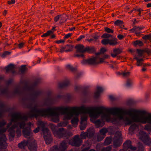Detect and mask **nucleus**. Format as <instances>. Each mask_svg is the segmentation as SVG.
Listing matches in <instances>:
<instances>
[{"mask_svg":"<svg viewBox=\"0 0 151 151\" xmlns=\"http://www.w3.org/2000/svg\"><path fill=\"white\" fill-rule=\"evenodd\" d=\"M7 129L3 128L0 129V148H5L7 145L6 142L7 139L5 134H3L6 132Z\"/></svg>","mask_w":151,"mask_h":151,"instance_id":"423d86ee","label":"nucleus"},{"mask_svg":"<svg viewBox=\"0 0 151 151\" xmlns=\"http://www.w3.org/2000/svg\"><path fill=\"white\" fill-rule=\"evenodd\" d=\"M60 15V23L61 24L66 21L68 19V17L67 15L64 14L63 15Z\"/></svg>","mask_w":151,"mask_h":151,"instance_id":"aec40b11","label":"nucleus"},{"mask_svg":"<svg viewBox=\"0 0 151 151\" xmlns=\"http://www.w3.org/2000/svg\"><path fill=\"white\" fill-rule=\"evenodd\" d=\"M7 3L9 4H14L15 3V0H11V1H8Z\"/></svg>","mask_w":151,"mask_h":151,"instance_id":"5fc2aeb1","label":"nucleus"},{"mask_svg":"<svg viewBox=\"0 0 151 151\" xmlns=\"http://www.w3.org/2000/svg\"><path fill=\"white\" fill-rule=\"evenodd\" d=\"M65 42V41L63 40H60L56 41V43L59 44L60 43H63Z\"/></svg>","mask_w":151,"mask_h":151,"instance_id":"052dcab7","label":"nucleus"},{"mask_svg":"<svg viewBox=\"0 0 151 151\" xmlns=\"http://www.w3.org/2000/svg\"><path fill=\"white\" fill-rule=\"evenodd\" d=\"M6 124V122L4 120H3L0 122V128L2 127Z\"/></svg>","mask_w":151,"mask_h":151,"instance_id":"a18cd8bd","label":"nucleus"},{"mask_svg":"<svg viewBox=\"0 0 151 151\" xmlns=\"http://www.w3.org/2000/svg\"><path fill=\"white\" fill-rule=\"evenodd\" d=\"M57 109L64 115V120H69L73 118L71 122L74 127H76L78 124L79 114L80 113H83L80 125L81 130L86 127L87 113L89 114L91 121L95 124L96 128L101 127L105 124L102 120L96 119L100 115L102 119L107 122L111 121L114 123L122 120L126 125L130 124L133 122L143 124L147 123L151 124V114L146 115V112L144 110L131 109L125 111L117 108L108 109L101 106L91 108L84 106L79 107L60 106Z\"/></svg>","mask_w":151,"mask_h":151,"instance_id":"f257e3e1","label":"nucleus"},{"mask_svg":"<svg viewBox=\"0 0 151 151\" xmlns=\"http://www.w3.org/2000/svg\"><path fill=\"white\" fill-rule=\"evenodd\" d=\"M106 51V49L105 48H102L100 49V52L97 53L96 55L98 57V55H101V54H103Z\"/></svg>","mask_w":151,"mask_h":151,"instance_id":"2f4dec72","label":"nucleus"},{"mask_svg":"<svg viewBox=\"0 0 151 151\" xmlns=\"http://www.w3.org/2000/svg\"><path fill=\"white\" fill-rule=\"evenodd\" d=\"M133 82L132 80L129 79L128 78L126 81V86L127 87H130L132 84Z\"/></svg>","mask_w":151,"mask_h":151,"instance_id":"c756f323","label":"nucleus"},{"mask_svg":"<svg viewBox=\"0 0 151 151\" xmlns=\"http://www.w3.org/2000/svg\"><path fill=\"white\" fill-rule=\"evenodd\" d=\"M60 15H58L54 18V21L55 22H58L60 19Z\"/></svg>","mask_w":151,"mask_h":151,"instance_id":"de8ad7c7","label":"nucleus"},{"mask_svg":"<svg viewBox=\"0 0 151 151\" xmlns=\"http://www.w3.org/2000/svg\"><path fill=\"white\" fill-rule=\"evenodd\" d=\"M122 143L121 133L120 132L116 131L114 138L113 145L115 147H119Z\"/></svg>","mask_w":151,"mask_h":151,"instance_id":"6e6552de","label":"nucleus"},{"mask_svg":"<svg viewBox=\"0 0 151 151\" xmlns=\"http://www.w3.org/2000/svg\"><path fill=\"white\" fill-rule=\"evenodd\" d=\"M28 148L30 151H37V144L35 141L30 144L28 146Z\"/></svg>","mask_w":151,"mask_h":151,"instance_id":"a211bd4d","label":"nucleus"},{"mask_svg":"<svg viewBox=\"0 0 151 151\" xmlns=\"http://www.w3.org/2000/svg\"><path fill=\"white\" fill-rule=\"evenodd\" d=\"M137 12H139V15L140 16L141 15V11H142L143 10H141L140 9H137Z\"/></svg>","mask_w":151,"mask_h":151,"instance_id":"69168bd1","label":"nucleus"},{"mask_svg":"<svg viewBox=\"0 0 151 151\" xmlns=\"http://www.w3.org/2000/svg\"><path fill=\"white\" fill-rule=\"evenodd\" d=\"M111 146H109L104 147L102 149L101 151H111Z\"/></svg>","mask_w":151,"mask_h":151,"instance_id":"4c0bfd02","label":"nucleus"},{"mask_svg":"<svg viewBox=\"0 0 151 151\" xmlns=\"http://www.w3.org/2000/svg\"><path fill=\"white\" fill-rule=\"evenodd\" d=\"M145 28L144 26L135 27V32H139L141 29Z\"/></svg>","mask_w":151,"mask_h":151,"instance_id":"58836bf2","label":"nucleus"},{"mask_svg":"<svg viewBox=\"0 0 151 151\" xmlns=\"http://www.w3.org/2000/svg\"><path fill=\"white\" fill-rule=\"evenodd\" d=\"M101 42L104 45L109 44L110 45L115 46L118 44L117 39L115 37H113L111 39L105 38L102 40Z\"/></svg>","mask_w":151,"mask_h":151,"instance_id":"9b49d317","label":"nucleus"},{"mask_svg":"<svg viewBox=\"0 0 151 151\" xmlns=\"http://www.w3.org/2000/svg\"><path fill=\"white\" fill-rule=\"evenodd\" d=\"M14 65L12 64H10L8 65L6 68V72L9 71H11L12 72L14 73L13 70L15 69Z\"/></svg>","mask_w":151,"mask_h":151,"instance_id":"6ab92c4d","label":"nucleus"},{"mask_svg":"<svg viewBox=\"0 0 151 151\" xmlns=\"http://www.w3.org/2000/svg\"><path fill=\"white\" fill-rule=\"evenodd\" d=\"M134 59H135L137 60V65L138 66H140L142 65H144L143 63H142V62L140 61L139 59L137 57H135L134 58Z\"/></svg>","mask_w":151,"mask_h":151,"instance_id":"473e14b6","label":"nucleus"},{"mask_svg":"<svg viewBox=\"0 0 151 151\" xmlns=\"http://www.w3.org/2000/svg\"><path fill=\"white\" fill-rule=\"evenodd\" d=\"M99 37V36H97V35H96L95 36H93V39H94V42H96V40L98 39Z\"/></svg>","mask_w":151,"mask_h":151,"instance_id":"4d7b16f0","label":"nucleus"},{"mask_svg":"<svg viewBox=\"0 0 151 151\" xmlns=\"http://www.w3.org/2000/svg\"><path fill=\"white\" fill-rule=\"evenodd\" d=\"M26 70V67L25 66H22L21 67L20 71L22 73H23Z\"/></svg>","mask_w":151,"mask_h":151,"instance_id":"09e8293b","label":"nucleus"},{"mask_svg":"<svg viewBox=\"0 0 151 151\" xmlns=\"http://www.w3.org/2000/svg\"><path fill=\"white\" fill-rule=\"evenodd\" d=\"M105 31L108 33H113V30L111 29L108 27H106L105 28Z\"/></svg>","mask_w":151,"mask_h":151,"instance_id":"37998d69","label":"nucleus"},{"mask_svg":"<svg viewBox=\"0 0 151 151\" xmlns=\"http://www.w3.org/2000/svg\"><path fill=\"white\" fill-rule=\"evenodd\" d=\"M108 132V130L107 128H103L101 129L99 132L100 134H99L98 136L97 139L98 141H101L104 139L106 136V134Z\"/></svg>","mask_w":151,"mask_h":151,"instance_id":"4468645a","label":"nucleus"},{"mask_svg":"<svg viewBox=\"0 0 151 151\" xmlns=\"http://www.w3.org/2000/svg\"><path fill=\"white\" fill-rule=\"evenodd\" d=\"M89 149V147H87L83 149L82 150V151H88V149Z\"/></svg>","mask_w":151,"mask_h":151,"instance_id":"774afa93","label":"nucleus"},{"mask_svg":"<svg viewBox=\"0 0 151 151\" xmlns=\"http://www.w3.org/2000/svg\"><path fill=\"white\" fill-rule=\"evenodd\" d=\"M82 142V139L79 138V136L76 135L69 140V143L73 146L79 147L81 145Z\"/></svg>","mask_w":151,"mask_h":151,"instance_id":"1a4fd4ad","label":"nucleus"},{"mask_svg":"<svg viewBox=\"0 0 151 151\" xmlns=\"http://www.w3.org/2000/svg\"><path fill=\"white\" fill-rule=\"evenodd\" d=\"M68 147V144L65 141L60 142L59 146L55 145L49 150V151H65ZM70 151H73L72 150Z\"/></svg>","mask_w":151,"mask_h":151,"instance_id":"0eeeda50","label":"nucleus"},{"mask_svg":"<svg viewBox=\"0 0 151 151\" xmlns=\"http://www.w3.org/2000/svg\"><path fill=\"white\" fill-rule=\"evenodd\" d=\"M95 50V48L94 47H87L85 48V52L87 51L89 52H92Z\"/></svg>","mask_w":151,"mask_h":151,"instance_id":"c85d7f7f","label":"nucleus"},{"mask_svg":"<svg viewBox=\"0 0 151 151\" xmlns=\"http://www.w3.org/2000/svg\"><path fill=\"white\" fill-rule=\"evenodd\" d=\"M72 35L71 33H68L64 37V38L65 39H67L70 37Z\"/></svg>","mask_w":151,"mask_h":151,"instance_id":"864d4df0","label":"nucleus"},{"mask_svg":"<svg viewBox=\"0 0 151 151\" xmlns=\"http://www.w3.org/2000/svg\"><path fill=\"white\" fill-rule=\"evenodd\" d=\"M142 39L144 40H148L150 39L151 38V35H146L142 37Z\"/></svg>","mask_w":151,"mask_h":151,"instance_id":"79ce46f5","label":"nucleus"},{"mask_svg":"<svg viewBox=\"0 0 151 151\" xmlns=\"http://www.w3.org/2000/svg\"><path fill=\"white\" fill-rule=\"evenodd\" d=\"M66 68L67 69L72 71H73L75 70V69L73 67V66L70 65H67L66 66Z\"/></svg>","mask_w":151,"mask_h":151,"instance_id":"ea45409f","label":"nucleus"},{"mask_svg":"<svg viewBox=\"0 0 151 151\" xmlns=\"http://www.w3.org/2000/svg\"><path fill=\"white\" fill-rule=\"evenodd\" d=\"M99 58L96 55L95 57H92L88 60H83L81 63L83 64L96 65L99 63Z\"/></svg>","mask_w":151,"mask_h":151,"instance_id":"9d476101","label":"nucleus"},{"mask_svg":"<svg viewBox=\"0 0 151 151\" xmlns=\"http://www.w3.org/2000/svg\"><path fill=\"white\" fill-rule=\"evenodd\" d=\"M72 135L73 134L71 132H68L63 128H59L56 132H54V135L59 138L61 137L68 138Z\"/></svg>","mask_w":151,"mask_h":151,"instance_id":"20e7f679","label":"nucleus"},{"mask_svg":"<svg viewBox=\"0 0 151 151\" xmlns=\"http://www.w3.org/2000/svg\"><path fill=\"white\" fill-rule=\"evenodd\" d=\"M137 51L138 54V56H139V57H140L142 56L143 51L142 50H141L139 49H137Z\"/></svg>","mask_w":151,"mask_h":151,"instance_id":"c03bdc74","label":"nucleus"},{"mask_svg":"<svg viewBox=\"0 0 151 151\" xmlns=\"http://www.w3.org/2000/svg\"><path fill=\"white\" fill-rule=\"evenodd\" d=\"M121 74L123 77H127L130 75V73L129 72H122Z\"/></svg>","mask_w":151,"mask_h":151,"instance_id":"72a5a7b5","label":"nucleus"},{"mask_svg":"<svg viewBox=\"0 0 151 151\" xmlns=\"http://www.w3.org/2000/svg\"><path fill=\"white\" fill-rule=\"evenodd\" d=\"M139 139L146 145L151 144V139L147 133L143 131H140L137 134Z\"/></svg>","mask_w":151,"mask_h":151,"instance_id":"39448f33","label":"nucleus"},{"mask_svg":"<svg viewBox=\"0 0 151 151\" xmlns=\"http://www.w3.org/2000/svg\"><path fill=\"white\" fill-rule=\"evenodd\" d=\"M145 129L148 131H151V125L146 124L145 126Z\"/></svg>","mask_w":151,"mask_h":151,"instance_id":"a19ab883","label":"nucleus"},{"mask_svg":"<svg viewBox=\"0 0 151 151\" xmlns=\"http://www.w3.org/2000/svg\"><path fill=\"white\" fill-rule=\"evenodd\" d=\"M64 47L65 52H67L72 51L73 48V46L70 45H67Z\"/></svg>","mask_w":151,"mask_h":151,"instance_id":"b1692460","label":"nucleus"},{"mask_svg":"<svg viewBox=\"0 0 151 151\" xmlns=\"http://www.w3.org/2000/svg\"><path fill=\"white\" fill-rule=\"evenodd\" d=\"M108 129L109 134H114L116 130V128L113 127H110Z\"/></svg>","mask_w":151,"mask_h":151,"instance_id":"a878e982","label":"nucleus"},{"mask_svg":"<svg viewBox=\"0 0 151 151\" xmlns=\"http://www.w3.org/2000/svg\"><path fill=\"white\" fill-rule=\"evenodd\" d=\"M104 37V38H109V37H111V39L114 37L113 36L110 34H106V33H105L101 37Z\"/></svg>","mask_w":151,"mask_h":151,"instance_id":"e433bc0d","label":"nucleus"},{"mask_svg":"<svg viewBox=\"0 0 151 151\" xmlns=\"http://www.w3.org/2000/svg\"><path fill=\"white\" fill-rule=\"evenodd\" d=\"M124 37V36L121 35H119L118 36V38L120 40L122 39Z\"/></svg>","mask_w":151,"mask_h":151,"instance_id":"bf43d9fd","label":"nucleus"},{"mask_svg":"<svg viewBox=\"0 0 151 151\" xmlns=\"http://www.w3.org/2000/svg\"><path fill=\"white\" fill-rule=\"evenodd\" d=\"M10 53L7 51L4 52L3 54L1 55L2 57L4 58L5 56L8 54H9Z\"/></svg>","mask_w":151,"mask_h":151,"instance_id":"603ef678","label":"nucleus"},{"mask_svg":"<svg viewBox=\"0 0 151 151\" xmlns=\"http://www.w3.org/2000/svg\"><path fill=\"white\" fill-rule=\"evenodd\" d=\"M37 124L41 127L44 134V138L46 143L47 144H50L52 141V138L48 129L45 128V124L42 122L39 121L37 123Z\"/></svg>","mask_w":151,"mask_h":151,"instance_id":"7ed1b4c3","label":"nucleus"},{"mask_svg":"<svg viewBox=\"0 0 151 151\" xmlns=\"http://www.w3.org/2000/svg\"><path fill=\"white\" fill-rule=\"evenodd\" d=\"M75 48L76 49V51L77 53H83L85 52V48H84L83 45L79 44L76 45Z\"/></svg>","mask_w":151,"mask_h":151,"instance_id":"f3484780","label":"nucleus"},{"mask_svg":"<svg viewBox=\"0 0 151 151\" xmlns=\"http://www.w3.org/2000/svg\"><path fill=\"white\" fill-rule=\"evenodd\" d=\"M141 127H142V126L140 124H137L136 123L133 124L131 125L129 129V133L131 134H132L135 132L138 131L139 128Z\"/></svg>","mask_w":151,"mask_h":151,"instance_id":"ddd939ff","label":"nucleus"},{"mask_svg":"<svg viewBox=\"0 0 151 151\" xmlns=\"http://www.w3.org/2000/svg\"><path fill=\"white\" fill-rule=\"evenodd\" d=\"M144 147L143 145L141 144L138 147V149L137 151H144Z\"/></svg>","mask_w":151,"mask_h":151,"instance_id":"49530a36","label":"nucleus"},{"mask_svg":"<svg viewBox=\"0 0 151 151\" xmlns=\"http://www.w3.org/2000/svg\"><path fill=\"white\" fill-rule=\"evenodd\" d=\"M103 91L102 88L100 87H97L96 91L95 93V96L96 97H98L100 94V93Z\"/></svg>","mask_w":151,"mask_h":151,"instance_id":"5701e85b","label":"nucleus"},{"mask_svg":"<svg viewBox=\"0 0 151 151\" xmlns=\"http://www.w3.org/2000/svg\"><path fill=\"white\" fill-rule=\"evenodd\" d=\"M100 55H98V57L99 58L98 59V60L99 61V64L101 63L102 62H103L104 60V58L103 57L102 58H100Z\"/></svg>","mask_w":151,"mask_h":151,"instance_id":"8fccbe9b","label":"nucleus"},{"mask_svg":"<svg viewBox=\"0 0 151 151\" xmlns=\"http://www.w3.org/2000/svg\"><path fill=\"white\" fill-rule=\"evenodd\" d=\"M109 57V56L107 55H105L103 57L104 59H108Z\"/></svg>","mask_w":151,"mask_h":151,"instance_id":"0e129e2a","label":"nucleus"},{"mask_svg":"<svg viewBox=\"0 0 151 151\" xmlns=\"http://www.w3.org/2000/svg\"><path fill=\"white\" fill-rule=\"evenodd\" d=\"M68 122H62L58 124V127H65L68 124Z\"/></svg>","mask_w":151,"mask_h":151,"instance_id":"c9c22d12","label":"nucleus"},{"mask_svg":"<svg viewBox=\"0 0 151 151\" xmlns=\"http://www.w3.org/2000/svg\"><path fill=\"white\" fill-rule=\"evenodd\" d=\"M69 83L68 81H66L60 83L58 84V87L61 88L68 86Z\"/></svg>","mask_w":151,"mask_h":151,"instance_id":"4be33fe9","label":"nucleus"},{"mask_svg":"<svg viewBox=\"0 0 151 151\" xmlns=\"http://www.w3.org/2000/svg\"><path fill=\"white\" fill-rule=\"evenodd\" d=\"M85 37V36L84 35H81L80 37L77 39V41H80L82 39Z\"/></svg>","mask_w":151,"mask_h":151,"instance_id":"13d9d810","label":"nucleus"},{"mask_svg":"<svg viewBox=\"0 0 151 151\" xmlns=\"http://www.w3.org/2000/svg\"><path fill=\"white\" fill-rule=\"evenodd\" d=\"M58 107L40 109L37 105H33L32 104L29 107L32 108V110L27 114L24 115L19 113H13L11 116V122L7 126V128L10 127L8 130L9 133V139L10 140L13 139L15 135L16 131L17 136L19 137L21 134V129H23V134L25 137L28 138L32 136L33 133L31 127L32 126H33V124L30 122L27 124L25 123L28 118L36 117L39 116H51L52 120L53 122L56 123L58 122L60 113L58 111H60L57 109Z\"/></svg>","mask_w":151,"mask_h":151,"instance_id":"f03ea898","label":"nucleus"},{"mask_svg":"<svg viewBox=\"0 0 151 151\" xmlns=\"http://www.w3.org/2000/svg\"><path fill=\"white\" fill-rule=\"evenodd\" d=\"M83 55L82 54H81V55H79V54H76V55H75L74 56L75 57H83Z\"/></svg>","mask_w":151,"mask_h":151,"instance_id":"680f3d73","label":"nucleus"},{"mask_svg":"<svg viewBox=\"0 0 151 151\" xmlns=\"http://www.w3.org/2000/svg\"><path fill=\"white\" fill-rule=\"evenodd\" d=\"M134 45L135 46L137 45L139 46H141L143 45V43L141 41L137 40L134 42Z\"/></svg>","mask_w":151,"mask_h":151,"instance_id":"7c9ffc66","label":"nucleus"},{"mask_svg":"<svg viewBox=\"0 0 151 151\" xmlns=\"http://www.w3.org/2000/svg\"><path fill=\"white\" fill-rule=\"evenodd\" d=\"M86 41H88V42H91L92 41H93V39H86Z\"/></svg>","mask_w":151,"mask_h":151,"instance_id":"338daca9","label":"nucleus"},{"mask_svg":"<svg viewBox=\"0 0 151 151\" xmlns=\"http://www.w3.org/2000/svg\"><path fill=\"white\" fill-rule=\"evenodd\" d=\"M40 130V128L39 127H38L36 128L34 130H33V132L35 133H36L39 132Z\"/></svg>","mask_w":151,"mask_h":151,"instance_id":"3c124183","label":"nucleus"},{"mask_svg":"<svg viewBox=\"0 0 151 151\" xmlns=\"http://www.w3.org/2000/svg\"><path fill=\"white\" fill-rule=\"evenodd\" d=\"M65 49L64 47H62L60 50V52L62 53L64 52H65Z\"/></svg>","mask_w":151,"mask_h":151,"instance_id":"e2e57ef3","label":"nucleus"},{"mask_svg":"<svg viewBox=\"0 0 151 151\" xmlns=\"http://www.w3.org/2000/svg\"><path fill=\"white\" fill-rule=\"evenodd\" d=\"M24 43L23 42L21 43L18 44V47L19 48L21 49L23 46Z\"/></svg>","mask_w":151,"mask_h":151,"instance_id":"6e6d98bb","label":"nucleus"},{"mask_svg":"<svg viewBox=\"0 0 151 151\" xmlns=\"http://www.w3.org/2000/svg\"><path fill=\"white\" fill-rule=\"evenodd\" d=\"M112 140V139L111 137H107L105 140L104 144L105 145H107L110 144Z\"/></svg>","mask_w":151,"mask_h":151,"instance_id":"bb28decb","label":"nucleus"},{"mask_svg":"<svg viewBox=\"0 0 151 151\" xmlns=\"http://www.w3.org/2000/svg\"><path fill=\"white\" fill-rule=\"evenodd\" d=\"M131 141L128 140L126 141L123 144V148L122 150L126 151L129 149H130L132 151L135 150H136V147H134L132 146L131 145Z\"/></svg>","mask_w":151,"mask_h":151,"instance_id":"2eb2a0df","label":"nucleus"},{"mask_svg":"<svg viewBox=\"0 0 151 151\" xmlns=\"http://www.w3.org/2000/svg\"><path fill=\"white\" fill-rule=\"evenodd\" d=\"M52 32L51 30H49L46 33L43 34V35H42V37H47L50 35L52 34Z\"/></svg>","mask_w":151,"mask_h":151,"instance_id":"f704fd0d","label":"nucleus"},{"mask_svg":"<svg viewBox=\"0 0 151 151\" xmlns=\"http://www.w3.org/2000/svg\"><path fill=\"white\" fill-rule=\"evenodd\" d=\"M50 126V128L52 130L53 134H54V132H56L57 131V129L58 127L55 126L54 125H53L52 124H49Z\"/></svg>","mask_w":151,"mask_h":151,"instance_id":"cd10ccee","label":"nucleus"},{"mask_svg":"<svg viewBox=\"0 0 151 151\" xmlns=\"http://www.w3.org/2000/svg\"><path fill=\"white\" fill-rule=\"evenodd\" d=\"M123 23V22L120 20H116L114 22V24L115 25L119 26L121 28H122L124 27Z\"/></svg>","mask_w":151,"mask_h":151,"instance_id":"393cba45","label":"nucleus"},{"mask_svg":"<svg viewBox=\"0 0 151 151\" xmlns=\"http://www.w3.org/2000/svg\"><path fill=\"white\" fill-rule=\"evenodd\" d=\"M27 145V142L26 141H23L21 142L18 144V147L21 149H24Z\"/></svg>","mask_w":151,"mask_h":151,"instance_id":"412c9836","label":"nucleus"},{"mask_svg":"<svg viewBox=\"0 0 151 151\" xmlns=\"http://www.w3.org/2000/svg\"><path fill=\"white\" fill-rule=\"evenodd\" d=\"M94 130L92 127L90 128L86 132H82L80 135L82 139H85L86 137H92L94 133Z\"/></svg>","mask_w":151,"mask_h":151,"instance_id":"f8f14e48","label":"nucleus"},{"mask_svg":"<svg viewBox=\"0 0 151 151\" xmlns=\"http://www.w3.org/2000/svg\"><path fill=\"white\" fill-rule=\"evenodd\" d=\"M122 50L120 48H114L113 51L111 52V55L113 58H115L117 55L119 54L122 52Z\"/></svg>","mask_w":151,"mask_h":151,"instance_id":"dca6fc26","label":"nucleus"}]
</instances>
